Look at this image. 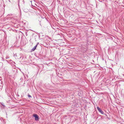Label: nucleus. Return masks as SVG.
Listing matches in <instances>:
<instances>
[{"label":"nucleus","instance_id":"2","mask_svg":"<svg viewBox=\"0 0 124 124\" xmlns=\"http://www.w3.org/2000/svg\"><path fill=\"white\" fill-rule=\"evenodd\" d=\"M97 109L102 114H103L104 113L98 107H97Z\"/></svg>","mask_w":124,"mask_h":124},{"label":"nucleus","instance_id":"4","mask_svg":"<svg viewBox=\"0 0 124 124\" xmlns=\"http://www.w3.org/2000/svg\"><path fill=\"white\" fill-rule=\"evenodd\" d=\"M28 97H31V95H30L29 94H28Z\"/></svg>","mask_w":124,"mask_h":124},{"label":"nucleus","instance_id":"5","mask_svg":"<svg viewBox=\"0 0 124 124\" xmlns=\"http://www.w3.org/2000/svg\"><path fill=\"white\" fill-rule=\"evenodd\" d=\"M0 82H1V85H0V86H2V85H3V84H2V82L1 81H0Z\"/></svg>","mask_w":124,"mask_h":124},{"label":"nucleus","instance_id":"3","mask_svg":"<svg viewBox=\"0 0 124 124\" xmlns=\"http://www.w3.org/2000/svg\"><path fill=\"white\" fill-rule=\"evenodd\" d=\"M37 45H36L35 46L31 49V51H33L35 50L36 49V48L37 46Z\"/></svg>","mask_w":124,"mask_h":124},{"label":"nucleus","instance_id":"1","mask_svg":"<svg viewBox=\"0 0 124 124\" xmlns=\"http://www.w3.org/2000/svg\"><path fill=\"white\" fill-rule=\"evenodd\" d=\"M33 116L35 117V120L36 121H37L39 119L38 116L36 114H34Z\"/></svg>","mask_w":124,"mask_h":124}]
</instances>
